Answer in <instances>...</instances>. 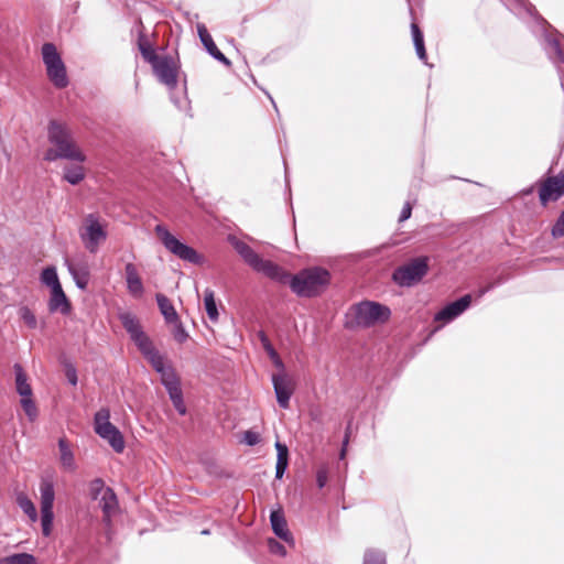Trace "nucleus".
<instances>
[{
    "label": "nucleus",
    "instance_id": "f257e3e1",
    "mask_svg": "<svg viewBox=\"0 0 564 564\" xmlns=\"http://www.w3.org/2000/svg\"><path fill=\"white\" fill-rule=\"evenodd\" d=\"M47 139L53 147L44 154L46 161L52 162L58 159L79 163L86 161L85 153L74 140L72 131L65 122L51 120L47 126Z\"/></svg>",
    "mask_w": 564,
    "mask_h": 564
},
{
    "label": "nucleus",
    "instance_id": "f03ea898",
    "mask_svg": "<svg viewBox=\"0 0 564 564\" xmlns=\"http://www.w3.org/2000/svg\"><path fill=\"white\" fill-rule=\"evenodd\" d=\"M291 289L300 296H314L329 283V273L325 269L312 268L291 276Z\"/></svg>",
    "mask_w": 564,
    "mask_h": 564
},
{
    "label": "nucleus",
    "instance_id": "7ed1b4c3",
    "mask_svg": "<svg viewBox=\"0 0 564 564\" xmlns=\"http://www.w3.org/2000/svg\"><path fill=\"white\" fill-rule=\"evenodd\" d=\"M78 235L85 249L96 253L107 239V223L95 214H88L82 221Z\"/></svg>",
    "mask_w": 564,
    "mask_h": 564
},
{
    "label": "nucleus",
    "instance_id": "20e7f679",
    "mask_svg": "<svg viewBox=\"0 0 564 564\" xmlns=\"http://www.w3.org/2000/svg\"><path fill=\"white\" fill-rule=\"evenodd\" d=\"M352 323L359 327H371L386 323L390 315V308L372 301H364L350 308Z\"/></svg>",
    "mask_w": 564,
    "mask_h": 564
},
{
    "label": "nucleus",
    "instance_id": "39448f33",
    "mask_svg": "<svg viewBox=\"0 0 564 564\" xmlns=\"http://www.w3.org/2000/svg\"><path fill=\"white\" fill-rule=\"evenodd\" d=\"M42 57L48 79L56 88H65L68 85V77L56 46L52 43H45L42 46Z\"/></svg>",
    "mask_w": 564,
    "mask_h": 564
},
{
    "label": "nucleus",
    "instance_id": "423d86ee",
    "mask_svg": "<svg viewBox=\"0 0 564 564\" xmlns=\"http://www.w3.org/2000/svg\"><path fill=\"white\" fill-rule=\"evenodd\" d=\"M154 232L167 251L176 256L183 261L194 264L202 262V257L192 247L181 242L173 236L164 225H156Z\"/></svg>",
    "mask_w": 564,
    "mask_h": 564
},
{
    "label": "nucleus",
    "instance_id": "0eeeda50",
    "mask_svg": "<svg viewBox=\"0 0 564 564\" xmlns=\"http://www.w3.org/2000/svg\"><path fill=\"white\" fill-rule=\"evenodd\" d=\"M95 432L109 443L112 449L121 453L124 449V440L121 432L110 422V411L100 409L95 414Z\"/></svg>",
    "mask_w": 564,
    "mask_h": 564
},
{
    "label": "nucleus",
    "instance_id": "6e6552de",
    "mask_svg": "<svg viewBox=\"0 0 564 564\" xmlns=\"http://www.w3.org/2000/svg\"><path fill=\"white\" fill-rule=\"evenodd\" d=\"M54 499L55 491L53 481L50 479H42L40 482L41 525L42 533L45 536H48L52 533Z\"/></svg>",
    "mask_w": 564,
    "mask_h": 564
},
{
    "label": "nucleus",
    "instance_id": "1a4fd4ad",
    "mask_svg": "<svg viewBox=\"0 0 564 564\" xmlns=\"http://www.w3.org/2000/svg\"><path fill=\"white\" fill-rule=\"evenodd\" d=\"M426 272V258H416L411 262L395 269L392 279L400 286H411L421 281Z\"/></svg>",
    "mask_w": 564,
    "mask_h": 564
},
{
    "label": "nucleus",
    "instance_id": "9d476101",
    "mask_svg": "<svg viewBox=\"0 0 564 564\" xmlns=\"http://www.w3.org/2000/svg\"><path fill=\"white\" fill-rule=\"evenodd\" d=\"M151 66L158 80L167 89L173 90L177 86L180 73L177 59L170 55H162L159 59H154Z\"/></svg>",
    "mask_w": 564,
    "mask_h": 564
},
{
    "label": "nucleus",
    "instance_id": "9b49d317",
    "mask_svg": "<svg viewBox=\"0 0 564 564\" xmlns=\"http://www.w3.org/2000/svg\"><path fill=\"white\" fill-rule=\"evenodd\" d=\"M272 383L279 405L288 409L290 399L295 390V380L283 369L272 375Z\"/></svg>",
    "mask_w": 564,
    "mask_h": 564
},
{
    "label": "nucleus",
    "instance_id": "f8f14e48",
    "mask_svg": "<svg viewBox=\"0 0 564 564\" xmlns=\"http://www.w3.org/2000/svg\"><path fill=\"white\" fill-rule=\"evenodd\" d=\"M564 195V171L556 176L547 177L541 185L539 196L542 205H546L550 200H557Z\"/></svg>",
    "mask_w": 564,
    "mask_h": 564
},
{
    "label": "nucleus",
    "instance_id": "ddd939ff",
    "mask_svg": "<svg viewBox=\"0 0 564 564\" xmlns=\"http://www.w3.org/2000/svg\"><path fill=\"white\" fill-rule=\"evenodd\" d=\"M471 296L469 294L462 296L459 300L447 304L434 317L435 322L443 324L449 323L460 314H463L470 305Z\"/></svg>",
    "mask_w": 564,
    "mask_h": 564
},
{
    "label": "nucleus",
    "instance_id": "4468645a",
    "mask_svg": "<svg viewBox=\"0 0 564 564\" xmlns=\"http://www.w3.org/2000/svg\"><path fill=\"white\" fill-rule=\"evenodd\" d=\"M65 264L77 288L86 290L90 276V269L87 260L85 258L74 260L66 259Z\"/></svg>",
    "mask_w": 564,
    "mask_h": 564
},
{
    "label": "nucleus",
    "instance_id": "2eb2a0df",
    "mask_svg": "<svg viewBox=\"0 0 564 564\" xmlns=\"http://www.w3.org/2000/svg\"><path fill=\"white\" fill-rule=\"evenodd\" d=\"M145 358L155 371L160 373L162 384L177 377L173 367L166 362L165 358L156 349L145 356Z\"/></svg>",
    "mask_w": 564,
    "mask_h": 564
},
{
    "label": "nucleus",
    "instance_id": "dca6fc26",
    "mask_svg": "<svg viewBox=\"0 0 564 564\" xmlns=\"http://www.w3.org/2000/svg\"><path fill=\"white\" fill-rule=\"evenodd\" d=\"M252 269L263 273L265 276L272 280L282 283L289 282L290 279V274L285 273L279 265L269 260H264L261 257L259 258V260L257 261Z\"/></svg>",
    "mask_w": 564,
    "mask_h": 564
},
{
    "label": "nucleus",
    "instance_id": "f3484780",
    "mask_svg": "<svg viewBox=\"0 0 564 564\" xmlns=\"http://www.w3.org/2000/svg\"><path fill=\"white\" fill-rule=\"evenodd\" d=\"M197 33L206 51L218 62L223 63L226 66H230V61L218 50V47L213 41L212 35L209 34L208 30L204 24H197Z\"/></svg>",
    "mask_w": 564,
    "mask_h": 564
},
{
    "label": "nucleus",
    "instance_id": "a211bd4d",
    "mask_svg": "<svg viewBox=\"0 0 564 564\" xmlns=\"http://www.w3.org/2000/svg\"><path fill=\"white\" fill-rule=\"evenodd\" d=\"M124 275L127 282L128 292L135 299H140L143 295L144 288L137 267L129 262L124 267Z\"/></svg>",
    "mask_w": 564,
    "mask_h": 564
},
{
    "label": "nucleus",
    "instance_id": "6ab92c4d",
    "mask_svg": "<svg viewBox=\"0 0 564 564\" xmlns=\"http://www.w3.org/2000/svg\"><path fill=\"white\" fill-rule=\"evenodd\" d=\"M270 522L275 535H278L288 544L294 545V538L288 529L286 520L281 510H275L271 512Z\"/></svg>",
    "mask_w": 564,
    "mask_h": 564
},
{
    "label": "nucleus",
    "instance_id": "aec40b11",
    "mask_svg": "<svg viewBox=\"0 0 564 564\" xmlns=\"http://www.w3.org/2000/svg\"><path fill=\"white\" fill-rule=\"evenodd\" d=\"M169 393V397L175 408V410L181 414H186V405L183 400V393L180 386L178 378H174L171 381H167L163 384Z\"/></svg>",
    "mask_w": 564,
    "mask_h": 564
},
{
    "label": "nucleus",
    "instance_id": "412c9836",
    "mask_svg": "<svg viewBox=\"0 0 564 564\" xmlns=\"http://www.w3.org/2000/svg\"><path fill=\"white\" fill-rule=\"evenodd\" d=\"M99 507L104 512V521L109 525L111 518L118 511V500L112 489L104 490V495L99 499Z\"/></svg>",
    "mask_w": 564,
    "mask_h": 564
},
{
    "label": "nucleus",
    "instance_id": "4be33fe9",
    "mask_svg": "<svg viewBox=\"0 0 564 564\" xmlns=\"http://www.w3.org/2000/svg\"><path fill=\"white\" fill-rule=\"evenodd\" d=\"M48 308L51 312H61L62 314H67L69 312L70 305L62 285L51 290Z\"/></svg>",
    "mask_w": 564,
    "mask_h": 564
},
{
    "label": "nucleus",
    "instance_id": "5701e85b",
    "mask_svg": "<svg viewBox=\"0 0 564 564\" xmlns=\"http://www.w3.org/2000/svg\"><path fill=\"white\" fill-rule=\"evenodd\" d=\"M119 319L127 333L130 335L132 341L144 334L139 319L133 314L129 312L121 313L119 315Z\"/></svg>",
    "mask_w": 564,
    "mask_h": 564
},
{
    "label": "nucleus",
    "instance_id": "b1692460",
    "mask_svg": "<svg viewBox=\"0 0 564 564\" xmlns=\"http://www.w3.org/2000/svg\"><path fill=\"white\" fill-rule=\"evenodd\" d=\"M59 463L64 470L74 471L76 469V462L74 453L65 438L58 441Z\"/></svg>",
    "mask_w": 564,
    "mask_h": 564
},
{
    "label": "nucleus",
    "instance_id": "393cba45",
    "mask_svg": "<svg viewBox=\"0 0 564 564\" xmlns=\"http://www.w3.org/2000/svg\"><path fill=\"white\" fill-rule=\"evenodd\" d=\"M13 369H14V375H15V389H17V392L19 393V395L21 398L32 397L33 395L32 388L28 381V376L24 372L22 366L19 364H15L13 366Z\"/></svg>",
    "mask_w": 564,
    "mask_h": 564
},
{
    "label": "nucleus",
    "instance_id": "a878e982",
    "mask_svg": "<svg viewBox=\"0 0 564 564\" xmlns=\"http://www.w3.org/2000/svg\"><path fill=\"white\" fill-rule=\"evenodd\" d=\"M156 302L161 314L165 321L170 324H176L178 322V315L172 304V302L163 294L156 295Z\"/></svg>",
    "mask_w": 564,
    "mask_h": 564
},
{
    "label": "nucleus",
    "instance_id": "bb28decb",
    "mask_svg": "<svg viewBox=\"0 0 564 564\" xmlns=\"http://www.w3.org/2000/svg\"><path fill=\"white\" fill-rule=\"evenodd\" d=\"M86 176V171L83 165L77 162V164H68L63 170V178L72 184H79Z\"/></svg>",
    "mask_w": 564,
    "mask_h": 564
},
{
    "label": "nucleus",
    "instance_id": "cd10ccee",
    "mask_svg": "<svg viewBox=\"0 0 564 564\" xmlns=\"http://www.w3.org/2000/svg\"><path fill=\"white\" fill-rule=\"evenodd\" d=\"M411 33H412L413 43H414L415 51H416L419 58L421 61H423L424 63H426V51H425V46H424V39H423V34H422L420 28L417 26V24H415V23L411 24Z\"/></svg>",
    "mask_w": 564,
    "mask_h": 564
},
{
    "label": "nucleus",
    "instance_id": "c85d7f7f",
    "mask_svg": "<svg viewBox=\"0 0 564 564\" xmlns=\"http://www.w3.org/2000/svg\"><path fill=\"white\" fill-rule=\"evenodd\" d=\"M235 249L251 268H253L260 258V256L250 246L242 241L236 242Z\"/></svg>",
    "mask_w": 564,
    "mask_h": 564
},
{
    "label": "nucleus",
    "instance_id": "c756f323",
    "mask_svg": "<svg viewBox=\"0 0 564 564\" xmlns=\"http://www.w3.org/2000/svg\"><path fill=\"white\" fill-rule=\"evenodd\" d=\"M17 502L22 511L30 518L32 522L37 520V512L34 503L29 499V497L24 494H19L17 497Z\"/></svg>",
    "mask_w": 564,
    "mask_h": 564
},
{
    "label": "nucleus",
    "instance_id": "7c9ffc66",
    "mask_svg": "<svg viewBox=\"0 0 564 564\" xmlns=\"http://www.w3.org/2000/svg\"><path fill=\"white\" fill-rule=\"evenodd\" d=\"M0 564H39L35 556L29 553H17L0 558Z\"/></svg>",
    "mask_w": 564,
    "mask_h": 564
},
{
    "label": "nucleus",
    "instance_id": "2f4dec72",
    "mask_svg": "<svg viewBox=\"0 0 564 564\" xmlns=\"http://www.w3.org/2000/svg\"><path fill=\"white\" fill-rule=\"evenodd\" d=\"M204 305L209 319L216 322L218 319V310L214 292L209 289L204 292Z\"/></svg>",
    "mask_w": 564,
    "mask_h": 564
},
{
    "label": "nucleus",
    "instance_id": "473e14b6",
    "mask_svg": "<svg viewBox=\"0 0 564 564\" xmlns=\"http://www.w3.org/2000/svg\"><path fill=\"white\" fill-rule=\"evenodd\" d=\"M41 281L52 289L61 286L56 269L54 267H48L43 270L41 274Z\"/></svg>",
    "mask_w": 564,
    "mask_h": 564
},
{
    "label": "nucleus",
    "instance_id": "72a5a7b5",
    "mask_svg": "<svg viewBox=\"0 0 564 564\" xmlns=\"http://www.w3.org/2000/svg\"><path fill=\"white\" fill-rule=\"evenodd\" d=\"M261 341H262L263 348L268 352V355H269L270 359L272 360L273 365L279 369V371L283 370L284 369V364L281 360V358L278 355V352L275 351V349L273 348V346L270 344L269 339L264 335H262L261 336Z\"/></svg>",
    "mask_w": 564,
    "mask_h": 564
},
{
    "label": "nucleus",
    "instance_id": "f704fd0d",
    "mask_svg": "<svg viewBox=\"0 0 564 564\" xmlns=\"http://www.w3.org/2000/svg\"><path fill=\"white\" fill-rule=\"evenodd\" d=\"M21 406L31 422L37 417V408L32 397H23L20 400Z\"/></svg>",
    "mask_w": 564,
    "mask_h": 564
},
{
    "label": "nucleus",
    "instance_id": "c9c22d12",
    "mask_svg": "<svg viewBox=\"0 0 564 564\" xmlns=\"http://www.w3.org/2000/svg\"><path fill=\"white\" fill-rule=\"evenodd\" d=\"M19 316L28 327L33 328V329L36 328L37 319L34 315V313L28 306L20 307Z\"/></svg>",
    "mask_w": 564,
    "mask_h": 564
},
{
    "label": "nucleus",
    "instance_id": "e433bc0d",
    "mask_svg": "<svg viewBox=\"0 0 564 564\" xmlns=\"http://www.w3.org/2000/svg\"><path fill=\"white\" fill-rule=\"evenodd\" d=\"M133 343L137 345V347L144 357L155 350V348L152 345V341L145 334L137 338Z\"/></svg>",
    "mask_w": 564,
    "mask_h": 564
},
{
    "label": "nucleus",
    "instance_id": "4c0bfd02",
    "mask_svg": "<svg viewBox=\"0 0 564 564\" xmlns=\"http://www.w3.org/2000/svg\"><path fill=\"white\" fill-rule=\"evenodd\" d=\"M364 564H386L384 554L380 551L368 550L365 553Z\"/></svg>",
    "mask_w": 564,
    "mask_h": 564
},
{
    "label": "nucleus",
    "instance_id": "58836bf2",
    "mask_svg": "<svg viewBox=\"0 0 564 564\" xmlns=\"http://www.w3.org/2000/svg\"><path fill=\"white\" fill-rule=\"evenodd\" d=\"M276 449V464L286 465L289 464V449L285 444L280 442L275 443Z\"/></svg>",
    "mask_w": 564,
    "mask_h": 564
},
{
    "label": "nucleus",
    "instance_id": "ea45409f",
    "mask_svg": "<svg viewBox=\"0 0 564 564\" xmlns=\"http://www.w3.org/2000/svg\"><path fill=\"white\" fill-rule=\"evenodd\" d=\"M108 487H105V484L101 479H95L90 482V495L93 499L99 500L104 495V490H108Z\"/></svg>",
    "mask_w": 564,
    "mask_h": 564
},
{
    "label": "nucleus",
    "instance_id": "a19ab883",
    "mask_svg": "<svg viewBox=\"0 0 564 564\" xmlns=\"http://www.w3.org/2000/svg\"><path fill=\"white\" fill-rule=\"evenodd\" d=\"M139 46H140L142 56L151 65L154 63V59H159L162 56V55H158L149 44L140 43Z\"/></svg>",
    "mask_w": 564,
    "mask_h": 564
},
{
    "label": "nucleus",
    "instance_id": "79ce46f5",
    "mask_svg": "<svg viewBox=\"0 0 564 564\" xmlns=\"http://www.w3.org/2000/svg\"><path fill=\"white\" fill-rule=\"evenodd\" d=\"M547 44H549V54L550 55L554 54V57L558 62H564V54L560 47L558 41L555 39H549Z\"/></svg>",
    "mask_w": 564,
    "mask_h": 564
},
{
    "label": "nucleus",
    "instance_id": "37998d69",
    "mask_svg": "<svg viewBox=\"0 0 564 564\" xmlns=\"http://www.w3.org/2000/svg\"><path fill=\"white\" fill-rule=\"evenodd\" d=\"M268 547H269L270 552L273 554H276L280 556L286 555L285 547L280 542L275 541L274 539L268 540Z\"/></svg>",
    "mask_w": 564,
    "mask_h": 564
},
{
    "label": "nucleus",
    "instance_id": "c03bdc74",
    "mask_svg": "<svg viewBox=\"0 0 564 564\" xmlns=\"http://www.w3.org/2000/svg\"><path fill=\"white\" fill-rule=\"evenodd\" d=\"M173 336H174V339L181 344L186 341V339L188 338L187 332L184 329V327L178 322L176 324H174Z\"/></svg>",
    "mask_w": 564,
    "mask_h": 564
},
{
    "label": "nucleus",
    "instance_id": "a18cd8bd",
    "mask_svg": "<svg viewBox=\"0 0 564 564\" xmlns=\"http://www.w3.org/2000/svg\"><path fill=\"white\" fill-rule=\"evenodd\" d=\"M552 236L554 238H560L564 236V212L561 213L555 225L553 226Z\"/></svg>",
    "mask_w": 564,
    "mask_h": 564
},
{
    "label": "nucleus",
    "instance_id": "49530a36",
    "mask_svg": "<svg viewBox=\"0 0 564 564\" xmlns=\"http://www.w3.org/2000/svg\"><path fill=\"white\" fill-rule=\"evenodd\" d=\"M328 480V468L323 466L316 473V482L319 488H323Z\"/></svg>",
    "mask_w": 564,
    "mask_h": 564
},
{
    "label": "nucleus",
    "instance_id": "de8ad7c7",
    "mask_svg": "<svg viewBox=\"0 0 564 564\" xmlns=\"http://www.w3.org/2000/svg\"><path fill=\"white\" fill-rule=\"evenodd\" d=\"M259 434L252 431H247L243 436V441L246 444L252 446L259 443Z\"/></svg>",
    "mask_w": 564,
    "mask_h": 564
},
{
    "label": "nucleus",
    "instance_id": "09e8293b",
    "mask_svg": "<svg viewBox=\"0 0 564 564\" xmlns=\"http://www.w3.org/2000/svg\"><path fill=\"white\" fill-rule=\"evenodd\" d=\"M412 214V204L406 202L401 210L399 221L402 223L411 217Z\"/></svg>",
    "mask_w": 564,
    "mask_h": 564
},
{
    "label": "nucleus",
    "instance_id": "8fccbe9b",
    "mask_svg": "<svg viewBox=\"0 0 564 564\" xmlns=\"http://www.w3.org/2000/svg\"><path fill=\"white\" fill-rule=\"evenodd\" d=\"M66 377L69 381V383L72 386H76L77 384V375H76V370L75 368L73 367H69L67 370H66Z\"/></svg>",
    "mask_w": 564,
    "mask_h": 564
},
{
    "label": "nucleus",
    "instance_id": "3c124183",
    "mask_svg": "<svg viewBox=\"0 0 564 564\" xmlns=\"http://www.w3.org/2000/svg\"><path fill=\"white\" fill-rule=\"evenodd\" d=\"M286 467H288L286 465L276 464V466H275V477L278 479H281L283 477Z\"/></svg>",
    "mask_w": 564,
    "mask_h": 564
},
{
    "label": "nucleus",
    "instance_id": "603ef678",
    "mask_svg": "<svg viewBox=\"0 0 564 564\" xmlns=\"http://www.w3.org/2000/svg\"><path fill=\"white\" fill-rule=\"evenodd\" d=\"M345 455H346V449H345V448H343V449H341V452H340V458H344V457H345Z\"/></svg>",
    "mask_w": 564,
    "mask_h": 564
},
{
    "label": "nucleus",
    "instance_id": "864d4df0",
    "mask_svg": "<svg viewBox=\"0 0 564 564\" xmlns=\"http://www.w3.org/2000/svg\"><path fill=\"white\" fill-rule=\"evenodd\" d=\"M202 534H209V531L208 530H203Z\"/></svg>",
    "mask_w": 564,
    "mask_h": 564
}]
</instances>
